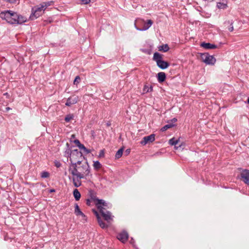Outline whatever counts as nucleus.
Here are the masks:
<instances>
[{"instance_id":"f257e3e1","label":"nucleus","mask_w":249,"mask_h":249,"mask_svg":"<svg viewBox=\"0 0 249 249\" xmlns=\"http://www.w3.org/2000/svg\"><path fill=\"white\" fill-rule=\"evenodd\" d=\"M70 157L72 167L70 168V171L73 176L72 182L75 187H78L81 185V179L87 178L89 176V166L85 157Z\"/></svg>"},{"instance_id":"f03ea898","label":"nucleus","mask_w":249,"mask_h":249,"mask_svg":"<svg viewBox=\"0 0 249 249\" xmlns=\"http://www.w3.org/2000/svg\"><path fill=\"white\" fill-rule=\"evenodd\" d=\"M0 18L10 24H22L27 21V18L10 10L2 12Z\"/></svg>"},{"instance_id":"7ed1b4c3","label":"nucleus","mask_w":249,"mask_h":249,"mask_svg":"<svg viewBox=\"0 0 249 249\" xmlns=\"http://www.w3.org/2000/svg\"><path fill=\"white\" fill-rule=\"evenodd\" d=\"M42 7L43 5L40 3V4L35 6L32 8V14L30 16V18L31 20L37 18L44 13L45 9Z\"/></svg>"},{"instance_id":"20e7f679","label":"nucleus","mask_w":249,"mask_h":249,"mask_svg":"<svg viewBox=\"0 0 249 249\" xmlns=\"http://www.w3.org/2000/svg\"><path fill=\"white\" fill-rule=\"evenodd\" d=\"M200 59L208 65H213L216 61V59L213 56L210 55L207 53H201Z\"/></svg>"},{"instance_id":"39448f33","label":"nucleus","mask_w":249,"mask_h":249,"mask_svg":"<svg viewBox=\"0 0 249 249\" xmlns=\"http://www.w3.org/2000/svg\"><path fill=\"white\" fill-rule=\"evenodd\" d=\"M95 205L99 211H101V210H106V208H109L107 203L103 199L98 200V202L96 203Z\"/></svg>"},{"instance_id":"423d86ee","label":"nucleus","mask_w":249,"mask_h":249,"mask_svg":"<svg viewBox=\"0 0 249 249\" xmlns=\"http://www.w3.org/2000/svg\"><path fill=\"white\" fill-rule=\"evenodd\" d=\"M241 177L244 182L249 185V170L247 169L243 170L241 173Z\"/></svg>"},{"instance_id":"0eeeda50","label":"nucleus","mask_w":249,"mask_h":249,"mask_svg":"<svg viewBox=\"0 0 249 249\" xmlns=\"http://www.w3.org/2000/svg\"><path fill=\"white\" fill-rule=\"evenodd\" d=\"M104 219L107 222H110L112 220V216L110 212L106 210H101L99 211Z\"/></svg>"},{"instance_id":"6e6552de","label":"nucleus","mask_w":249,"mask_h":249,"mask_svg":"<svg viewBox=\"0 0 249 249\" xmlns=\"http://www.w3.org/2000/svg\"><path fill=\"white\" fill-rule=\"evenodd\" d=\"M155 140V135L151 134L149 136L144 137L142 141L141 142V143L144 145L148 143L151 142Z\"/></svg>"},{"instance_id":"1a4fd4ad","label":"nucleus","mask_w":249,"mask_h":249,"mask_svg":"<svg viewBox=\"0 0 249 249\" xmlns=\"http://www.w3.org/2000/svg\"><path fill=\"white\" fill-rule=\"evenodd\" d=\"M79 100V98L77 96L73 95L69 97L65 104L67 106H71L72 105L76 104Z\"/></svg>"},{"instance_id":"9d476101","label":"nucleus","mask_w":249,"mask_h":249,"mask_svg":"<svg viewBox=\"0 0 249 249\" xmlns=\"http://www.w3.org/2000/svg\"><path fill=\"white\" fill-rule=\"evenodd\" d=\"M128 238V234L126 231H122L117 235V238L123 243L125 242Z\"/></svg>"},{"instance_id":"9b49d317","label":"nucleus","mask_w":249,"mask_h":249,"mask_svg":"<svg viewBox=\"0 0 249 249\" xmlns=\"http://www.w3.org/2000/svg\"><path fill=\"white\" fill-rule=\"evenodd\" d=\"M93 212L97 217L98 222L100 226L103 229L107 228V225L101 219L98 213L95 210H93Z\"/></svg>"},{"instance_id":"f8f14e48","label":"nucleus","mask_w":249,"mask_h":249,"mask_svg":"<svg viewBox=\"0 0 249 249\" xmlns=\"http://www.w3.org/2000/svg\"><path fill=\"white\" fill-rule=\"evenodd\" d=\"M153 24V21L151 19H149L147 21V22H145L144 21V23H143V26L142 28H137V30L139 31H145L148 29Z\"/></svg>"},{"instance_id":"ddd939ff","label":"nucleus","mask_w":249,"mask_h":249,"mask_svg":"<svg viewBox=\"0 0 249 249\" xmlns=\"http://www.w3.org/2000/svg\"><path fill=\"white\" fill-rule=\"evenodd\" d=\"M157 64L158 66L161 69H165L169 65L168 62L162 60L157 61Z\"/></svg>"},{"instance_id":"4468645a","label":"nucleus","mask_w":249,"mask_h":249,"mask_svg":"<svg viewBox=\"0 0 249 249\" xmlns=\"http://www.w3.org/2000/svg\"><path fill=\"white\" fill-rule=\"evenodd\" d=\"M67 152L68 154H69V152H70V156H77L80 154L79 150L74 146L71 147V149L68 150Z\"/></svg>"},{"instance_id":"2eb2a0df","label":"nucleus","mask_w":249,"mask_h":249,"mask_svg":"<svg viewBox=\"0 0 249 249\" xmlns=\"http://www.w3.org/2000/svg\"><path fill=\"white\" fill-rule=\"evenodd\" d=\"M201 46L203 47L204 48L207 49H213L216 48V47H217L214 44H211L209 43H205V42L202 43L201 44Z\"/></svg>"},{"instance_id":"dca6fc26","label":"nucleus","mask_w":249,"mask_h":249,"mask_svg":"<svg viewBox=\"0 0 249 249\" xmlns=\"http://www.w3.org/2000/svg\"><path fill=\"white\" fill-rule=\"evenodd\" d=\"M74 213L77 216H81L83 217H85L86 216L84 214V213H83L80 210L78 205L77 204H75V210H74Z\"/></svg>"},{"instance_id":"f3484780","label":"nucleus","mask_w":249,"mask_h":249,"mask_svg":"<svg viewBox=\"0 0 249 249\" xmlns=\"http://www.w3.org/2000/svg\"><path fill=\"white\" fill-rule=\"evenodd\" d=\"M89 194L90 199L94 201L95 204L98 202V200H100L97 197L96 193L94 191L90 190L89 191Z\"/></svg>"},{"instance_id":"a211bd4d","label":"nucleus","mask_w":249,"mask_h":249,"mask_svg":"<svg viewBox=\"0 0 249 249\" xmlns=\"http://www.w3.org/2000/svg\"><path fill=\"white\" fill-rule=\"evenodd\" d=\"M144 23V20L141 18H137L136 19L135 21V27L137 29V28H141L140 26L142 25H143V23Z\"/></svg>"},{"instance_id":"6ab92c4d","label":"nucleus","mask_w":249,"mask_h":249,"mask_svg":"<svg viewBox=\"0 0 249 249\" xmlns=\"http://www.w3.org/2000/svg\"><path fill=\"white\" fill-rule=\"evenodd\" d=\"M166 78L165 73L163 72H160L158 73V80L160 83L163 82Z\"/></svg>"},{"instance_id":"aec40b11","label":"nucleus","mask_w":249,"mask_h":249,"mask_svg":"<svg viewBox=\"0 0 249 249\" xmlns=\"http://www.w3.org/2000/svg\"><path fill=\"white\" fill-rule=\"evenodd\" d=\"M73 194L75 200L78 201L81 197V194L79 191L77 189H74Z\"/></svg>"},{"instance_id":"412c9836","label":"nucleus","mask_w":249,"mask_h":249,"mask_svg":"<svg viewBox=\"0 0 249 249\" xmlns=\"http://www.w3.org/2000/svg\"><path fill=\"white\" fill-rule=\"evenodd\" d=\"M162 59V56L161 54L158 53H155L153 55V59L156 61L157 63V61L161 60Z\"/></svg>"},{"instance_id":"4be33fe9","label":"nucleus","mask_w":249,"mask_h":249,"mask_svg":"<svg viewBox=\"0 0 249 249\" xmlns=\"http://www.w3.org/2000/svg\"><path fill=\"white\" fill-rule=\"evenodd\" d=\"M169 49V47H168L167 44H164L161 46H160L159 47V51H162L163 52H167Z\"/></svg>"},{"instance_id":"5701e85b","label":"nucleus","mask_w":249,"mask_h":249,"mask_svg":"<svg viewBox=\"0 0 249 249\" xmlns=\"http://www.w3.org/2000/svg\"><path fill=\"white\" fill-rule=\"evenodd\" d=\"M232 24H233V21L232 20H228V21H227L225 22V24L226 25H230V26L229 27V28H228V30L230 31V32H232L233 31V26H232Z\"/></svg>"},{"instance_id":"b1692460","label":"nucleus","mask_w":249,"mask_h":249,"mask_svg":"<svg viewBox=\"0 0 249 249\" xmlns=\"http://www.w3.org/2000/svg\"><path fill=\"white\" fill-rule=\"evenodd\" d=\"M169 143L171 145H175V148L176 149H178V147L176 146V145L178 143V140H175L174 138H172L169 140Z\"/></svg>"},{"instance_id":"393cba45","label":"nucleus","mask_w":249,"mask_h":249,"mask_svg":"<svg viewBox=\"0 0 249 249\" xmlns=\"http://www.w3.org/2000/svg\"><path fill=\"white\" fill-rule=\"evenodd\" d=\"M53 3V1H46L42 2L41 4L43 5V8H44L45 9L49 6L52 5Z\"/></svg>"},{"instance_id":"a878e982","label":"nucleus","mask_w":249,"mask_h":249,"mask_svg":"<svg viewBox=\"0 0 249 249\" xmlns=\"http://www.w3.org/2000/svg\"><path fill=\"white\" fill-rule=\"evenodd\" d=\"M175 125L173 124H171V123H169L168 124H166L165 125H164L163 127H162L161 129V130L162 131H166V130H167L168 129L170 128H171L172 127H173Z\"/></svg>"},{"instance_id":"bb28decb","label":"nucleus","mask_w":249,"mask_h":249,"mask_svg":"<svg viewBox=\"0 0 249 249\" xmlns=\"http://www.w3.org/2000/svg\"><path fill=\"white\" fill-rule=\"evenodd\" d=\"M93 167L94 169L98 170L101 167V164L98 161H94Z\"/></svg>"},{"instance_id":"cd10ccee","label":"nucleus","mask_w":249,"mask_h":249,"mask_svg":"<svg viewBox=\"0 0 249 249\" xmlns=\"http://www.w3.org/2000/svg\"><path fill=\"white\" fill-rule=\"evenodd\" d=\"M153 90V87L150 86L149 87L147 86H145L143 88V91L146 92H151Z\"/></svg>"},{"instance_id":"c85d7f7f","label":"nucleus","mask_w":249,"mask_h":249,"mask_svg":"<svg viewBox=\"0 0 249 249\" xmlns=\"http://www.w3.org/2000/svg\"><path fill=\"white\" fill-rule=\"evenodd\" d=\"M94 151L93 150L88 149L87 148L85 147V148L83 149V150H82V155L83 154H89V153H91V151Z\"/></svg>"},{"instance_id":"c756f323","label":"nucleus","mask_w":249,"mask_h":249,"mask_svg":"<svg viewBox=\"0 0 249 249\" xmlns=\"http://www.w3.org/2000/svg\"><path fill=\"white\" fill-rule=\"evenodd\" d=\"M73 118V115L72 114H69L67 115L65 118V121L66 122H70L71 119Z\"/></svg>"},{"instance_id":"7c9ffc66","label":"nucleus","mask_w":249,"mask_h":249,"mask_svg":"<svg viewBox=\"0 0 249 249\" xmlns=\"http://www.w3.org/2000/svg\"><path fill=\"white\" fill-rule=\"evenodd\" d=\"M217 6L219 8H221V9L226 8L227 6L226 4H224V3H221V2L217 3Z\"/></svg>"},{"instance_id":"2f4dec72","label":"nucleus","mask_w":249,"mask_h":249,"mask_svg":"<svg viewBox=\"0 0 249 249\" xmlns=\"http://www.w3.org/2000/svg\"><path fill=\"white\" fill-rule=\"evenodd\" d=\"M49 173L46 171H43L41 173V177L42 178H47L49 177Z\"/></svg>"},{"instance_id":"473e14b6","label":"nucleus","mask_w":249,"mask_h":249,"mask_svg":"<svg viewBox=\"0 0 249 249\" xmlns=\"http://www.w3.org/2000/svg\"><path fill=\"white\" fill-rule=\"evenodd\" d=\"M78 148H79V150H80V156H82V150L83 149H84L85 148V146L82 144H80L78 146Z\"/></svg>"},{"instance_id":"72a5a7b5","label":"nucleus","mask_w":249,"mask_h":249,"mask_svg":"<svg viewBox=\"0 0 249 249\" xmlns=\"http://www.w3.org/2000/svg\"><path fill=\"white\" fill-rule=\"evenodd\" d=\"M124 148H121L119 149L116 153L115 156H122L123 153Z\"/></svg>"},{"instance_id":"f704fd0d","label":"nucleus","mask_w":249,"mask_h":249,"mask_svg":"<svg viewBox=\"0 0 249 249\" xmlns=\"http://www.w3.org/2000/svg\"><path fill=\"white\" fill-rule=\"evenodd\" d=\"M80 81V78L79 76H76V77L75 78V79L73 81V84L74 85H77V84H78Z\"/></svg>"},{"instance_id":"c9c22d12","label":"nucleus","mask_w":249,"mask_h":249,"mask_svg":"<svg viewBox=\"0 0 249 249\" xmlns=\"http://www.w3.org/2000/svg\"><path fill=\"white\" fill-rule=\"evenodd\" d=\"M54 165L55 166L58 168V167H60L61 166V164L60 163V162L58 161H57V160H55L54 162Z\"/></svg>"},{"instance_id":"e433bc0d","label":"nucleus","mask_w":249,"mask_h":249,"mask_svg":"<svg viewBox=\"0 0 249 249\" xmlns=\"http://www.w3.org/2000/svg\"><path fill=\"white\" fill-rule=\"evenodd\" d=\"M105 154V149H102L100 151L98 156H104Z\"/></svg>"},{"instance_id":"4c0bfd02","label":"nucleus","mask_w":249,"mask_h":249,"mask_svg":"<svg viewBox=\"0 0 249 249\" xmlns=\"http://www.w3.org/2000/svg\"><path fill=\"white\" fill-rule=\"evenodd\" d=\"M73 142L77 145V146L80 144L79 141L77 139L74 140Z\"/></svg>"},{"instance_id":"58836bf2","label":"nucleus","mask_w":249,"mask_h":249,"mask_svg":"<svg viewBox=\"0 0 249 249\" xmlns=\"http://www.w3.org/2000/svg\"><path fill=\"white\" fill-rule=\"evenodd\" d=\"M82 1L84 4H87L90 2V0H82Z\"/></svg>"},{"instance_id":"ea45409f","label":"nucleus","mask_w":249,"mask_h":249,"mask_svg":"<svg viewBox=\"0 0 249 249\" xmlns=\"http://www.w3.org/2000/svg\"><path fill=\"white\" fill-rule=\"evenodd\" d=\"M75 136L74 134H72L71 135V137L70 138V141L71 142H73L74 140H75Z\"/></svg>"},{"instance_id":"a19ab883","label":"nucleus","mask_w":249,"mask_h":249,"mask_svg":"<svg viewBox=\"0 0 249 249\" xmlns=\"http://www.w3.org/2000/svg\"><path fill=\"white\" fill-rule=\"evenodd\" d=\"M130 149H127L124 152L125 154L126 155H129L130 153Z\"/></svg>"},{"instance_id":"79ce46f5","label":"nucleus","mask_w":249,"mask_h":249,"mask_svg":"<svg viewBox=\"0 0 249 249\" xmlns=\"http://www.w3.org/2000/svg\"><path fill=\"white\" fill-rule=\"evenodd\" d=\"M177 121V119L176 118H174L172 119L171 120V122L172 123H171V124H173V123H175V122H176Z\"/></svg>"},{"instance_id":"37998d69","label":"nucleus","mask_w":249,"mask_h":249,"mask_svg":"<svg viewBox=\"0 0 249 249\" xmlns=\"http://www.w3.org/2000/svg\"><path fill=\"white\" fill-rule=\"evenodd\" d=\"M86 204L88 206H90V199H87Z\"/></svg>"},{"instance_id":"c03bdc74","label":"nucleus","mask_w":249,"mask_h":249,"mask_svg":"<svg viewBox=\"0 0 249 249\" xmlns=\"http://www.w3.org/2000/svg\"><path fill=\"white\" fill-rule=\"evenodd\" d=\"M5 0L6 1L9 2H11V3H14V2H16V1L17 0Z\"/></svg>"},{"instance_id":"a18cd8bd","label":"nucleus","mask_w":249,"mask_h":249,"mask_svg":"<svg viewBox=\"0 0 249 249\" xmlns=\"http://www.w3.org/2000/svg\"><path fill=\"white\" fill-rule=\"evenodd\" d=\"M54 192V189H52L51 190V192Z\"/></svg>"},{"instance_id":"49530a36","label":"nucleus","mask_w":249,"mask_h":249,"mask_svg":"<svg viewBox=\"0 0 249 249\" xmlns=\"http://www.w3.org/2000/svg\"><path fill=\"white\" fill-rule=\"evenodd\" d=\"M248 102L249 104V97L248 98Z\"/></svg>"},{"instance_id":"de8ad7c7","label":"nucleus","mask_w":249,"mask_h":249,"mask_svg":"<svg viewBox=\"0 0 249 249\" xmlns=\"http://www.w3.org/2000/svg\"><path fill=\"white\" fill-rule=\"evenodd\" d=\"M92 154V155L93 156V155L94 154V153H91Z\"/></svg>"}]
</instances>
